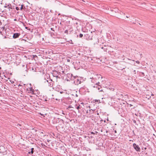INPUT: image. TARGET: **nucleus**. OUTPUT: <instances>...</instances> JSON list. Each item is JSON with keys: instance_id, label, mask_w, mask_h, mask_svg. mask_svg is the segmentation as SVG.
<instances>
[{"instance_id": "1", "label": "nucleus", "mask_w": 156, "mask_h": 156, "mask_svg": "<svg viewBox=\"0 0 156 156\" xmlns=\"http://www.w3.org/2000/svg\"><path fill=\"white\" fill-rule=\"evenodd\" d=\"M74 79L73 80L74 83L76 85H78L79 84L81 83V80H80V77L78 76H75Z\"/></svg>"}, {"instance_id": "2", "label": "nucleus", "mask_w": 156, "mask_h": 156, "mask_svg": "<svg viewBox=\"0 0 156 156\" xmlns=\"http://www.w3.org/2000/svg\"><path fill=\"white\" fill-rule=\"evenodd\" d=\"M67 76L68 79H67V81H69L70 80H73L74 79L75 76H73V75L71 73H67Z\"/></svg>"}, {"instance_id": "3", "label": "nucleus", "mask_w": 156, "mask_h": 156, "mask_svg": "<svg viewBox=\"0 0 156 156\" xmlns=\"http://www.w3.org/2000/svg\"><path fill=\"white\" fill-rule=\"evenodd\" d=\"M100 83L99 82H98L97 83H96V84L94 86H93L94 87H96L98 88V89L99 90L100 92L103 91V90L100 89L102 88L101 86L99 85L98 84Z\"/></svg>"}, {"instance_id": "4", "label": "nucleus", "mask_w": 156, "mask_h": 156, "mask_svg": "<svg viewBox=\"0 0 156 156\" xmlns=\"http://www.w3.org/2000/svg\"><path fill=\"white\" fill-rule=\"evenodd\" d=\"M133 148L134 149L137 151H140V148L139 147V146L136 145V144L134 143L133 144Z\"/></svg>"}, {"instance_id": "5", "label": "nucleus", "mask_w": 156, "mask_h": 156, "mask_svg": "<svg viewBox=\"0 0 156 156\" xmlns=\"http://www.w3.org/2000/svg\"><path fill=\"white\" fill-rule=\"evenodd\" d=\"M80 90L82 92L85 93L86 92H88V89L87 87H83L80 88Z\"/></svg>"}, {"instance_id": "6", "label": "nucleus", "mask_w": 156, "mask_h": 156, "mask_svg": "<svg viewBox=\"0 0 156 156\" xmlns=\"http://www.w3.org/2000/svg\"><path fill=\"white\" fill-rule=\"evenodd\" d=\"M20 35V33H15L13 34V38L14 39H16L19 37V36Z\"/></svg>"}, {"instance_id": "7", "label": "nucleus", "mask_w": 156, "mask_h": 156, "mask_svg": "<svg viewBox=\"0 0 156 156\" xmlns=\"http://www.w3.org/2000/svg\"><path fill=\"white\" fill-rule=\"evenodd\" d=\"M5 151V148L4 147L2 146H0V153H4Z\"/></svg>"}, {"instance_id": "8", "label": "nucleus", "mask_w": 156, "mask_h": 156, "mask_svg": "<svg viewBox=\"0 0 156 156\" xmlns=\"http://www.w3.org/2000/svg\"><path fill=\"white\" fill-rule=\"evenodd\" d=\"M50 81H51V82H48V86L50 87H52L53 86V85L54 84V82L51 79H50Z\"/></svg>"}, {"instance_id": "9", "label": "nucleus", "mask_w": 156, "mask_h": 156, "mask_svg": "<svg viewBox=\"0 0 156 156\" xmlns=\"http://www.w3.org/2000/svg\"><path fill=\"white\" fill-rule=\"evenodd\" d=\"M84 37H85L86 39L87 40H91L92 39L90 37L89 35L88 34H86L84 35Z\"/></svg>"}, {"instance_id": "10", "label": "nucleus", "mask_w": 156, "mask_h": 156, "mask_svg": "<svg viewBox=\"0 0 156 156\" xmlns=\"http://www.w3.org/2000/svg\"><path fill=\"white\" fill-rule=\"evenodd\" d=\"M55 119V122L57 123L58 122H59L60 121L61 122H62L63 123H64V121L62 119H61L59 118H58L57 119Z\"/></svg>"}, {"instance_id": "11", "label": "nucleus", "mask_w": 156, "mask_h": 156, "mask_svg": "<svg viewBox=\"0 0 156 156\" xmlns=\"http://www.w3.org/2000/svg\"><path fill=\"white\" fill-rule=\"evenodd\" d=\"M93 112V110L92 109H90L89 111L88 110H87L86 112V113H89V115L92 113Z\"/></svg>"}, {"instance_id": "12", "label": "nucleus", "mask_w": 156, "mask_h": 156, "mask_svg": "<svg viewBox=\"0 0 156 156\" xmlns=\"http://www.w3.org/2000/svg\"><path fill=\"white\" fill-rule=\"evenodd\" d=\"M26 9L25 6H24V5H21V7L20 9V10H22L23 9Z\"/></svg>"}, {"instance_id": "13", "label": "nucleus", "mask_w": 156, "mask_h": 156, "mask_svg": "<svg viewBox=\"0 0 156 156\" xmlns=\"http://www.w3.org/2000/svg\"><path fill=\"white\" fill-rule=\"evenodd\" d=\"M31 149V151L29 152L28 153L29 154H33L34 152V149L33 148H32Z\"/></svg>"}, {"instance_id": "14", "label": "nucleus", "mask_w": 156, "mask_h": 156, "mask_svg": "<svg viewBox=\"0 0 156 156\" xmlns=\"http://www.w3.org/2000/svg\"><path fill=\"white\" fill-rule=\"evenodd\" d=\"M5 8H7L8 7V8H10L11 9H12V5L10 4H9V5H8L7 6H4Z\"/></svg>"}, {"instance_id": "15", "label": "nucleus", "mask_w": 156, "mask_h": 156, "mask_svg": "<svg viewBox=\"0 0 156 156\" xmlns=\"http://www.w3.org/2000/svg\"><path fill=\"white\" fill-rule=\"evenodd\" d=\"M50 78H49V80H47V79H46V77H44V80H45V81L44 82L45 83H46V82H47L48 83V82H49V81H50Z\"/></svg>"}, {"instance_id": "16", "label": "nucleus", "mask_w": 156, "mask_h": 156, "mask_svg": "<svg viewBox=\"0 0 156 156\" xmlns=\"http://www.w3.org/2000/svg\"><path fill=\"white\" fill-rule=\"evenodd\" d=\"M140 75L141 76L143 77L145 76L144 74V73L140 72Z\"/></svg>"}, {"instance_id": "17", "label": "nucleus", "mask_w": 156, "mask_h": 156, "mask_svg": "<svg viewBox=\"0 0 156 156\" xmlns=\"http://www.w3.org/2000/svg\"><path fill=\"white\" fill-rule=\"evenodd\" d=\"M80 80H81V83L83 82V81H84V80L83 79V78H82L81 77H80Z\"/></svg>"}, {"instance_id": "18", "label": "nucleus", "mask_w": 156, "mask_h": 156, "mask_svg": "<svg viewBox=\"0 0 156 156\" xmlns=\"http://www.w3.org/2000/svg\"><path fill=\"white\" fill-rule=\"evenodd\" d=\"M74 24L75 26L78 25V23L77 22H76L74 23Z\"/></svg>"}, {"instance_id": "19", "label": "nucleus", "mask_w": 156, "mask_h": 156, "mask_svg": "<svg viewBox=\"0 0 156 156\" xmlns=\"http://www.w3.org/2000/svg\"><path fill=\"white\" fill-rule=\"evenodd\" d=\"M83 34H80L79 35V37L80 38H82L83 37Z\"/></svg>"}, {"instance_id": "20", "label": "nucleus", "mask_w": 156, "mask_h": 156, "mask_svg": "<svg viewBox=\"0 0 156 156\" xmlns=\"http://www.w3.org/2000/svg\"><path fill=\"white\" fill-rule=\"evenodd\" d=\"M101 76V75H98L97 76H96V77L98 78H100V77Z\"/></svg>"}, {"instance_id": "21", "label": "nucleus", "mask_w": 156, "mask_h": 156, "mask_svg": "<svg viewBox=\"0 0 156 156\" xmlns=\"http://www.w3.org/2000/svg\"><path fill=\"white\" fill-rule=\"evenodd\" d=\"M76 108L77 109L79 110V109H80V105H79V106H77V107H76Z\"/></svg>"}, {"instance_id": "22", "label": "nucleus", "mask_w": 156, "mask_h": 156, "mask_svg": "<svg viewBox=\"0 0 156 156\" xmlns=\"http://www.w3.org/2000/svg\"><path fill=\"white\" fill-rule=\"evenodd\" d=\"M64 33H66V34H68V30L67 29L66 30H65V31L64 32Z\"/></svg>"}, {"instance_id": "23", "label": "nucleus", "mask_w": 156, "mask_h": 156, "mask_svg": "<svg viewBox=\"0 0 156 156\" xmlns=\"http://www.w3.org/2000/svg\"><path fill=\"white\" fill-rule=\"evenodd\" d=\"M16 10H20V9H19V7H16Z\"/></svg>"}, {"instance_id": "24", "label": "nucleus", "mask_w": 156, "mask_h": 156, "mask_svg": "<svg viewBox=\"0 0 156 156\" xmlns=\"http://www.w3.org/2000/svg\"><path fill=\"white\" fill-rule=\"evenodd\" d=\"M67 62H70V60L69 59H67Z\"/></svg>"}, {"instance_id": "25", "label": "nucleus", "mask_w": 156, "mask_h": 156, "mask_svg": "<svg viewBox=\"0 0 156 156\" xmlns=\"http://www.w3.org/2000/svg\"><path fill=\"white\" fill-rule=\"evenodd\" d=\"M41 116H42L43 117H44V114H41V113H40V114Z\"/></svg>"}, {"instance_id": "26", "label": "nucleus", "mask_w": 156, "mask_h": 156, "mask_svg": "<svg viewBox=\"0 0 156 156\" xmlns=\"http://www.w3.org/2000/svg\"><path fill=\"white\" fill-rule=\"evenodd\" d=\"M89 138H92L93 137V136L90 135L89 136Z\"/></svg>"}, {"instance_id": "27", "label": "nucleus", "mask_w": 156, "mask_h": 156, "mask_svg": "<svg viewBox=\"0 0 156 156\" xmlns=\"http://www.w3.org/2000/svg\"><path fill=\"white\" fill-rule=\"evenodd\" d=\"M136 62L138 64H139L140 63V62L138 61H136Z\"/></svg>"}, {"instance_id": "28", "label": "nucleus", "mask_w": 156, "mask_h": 156, "mask_svg": "<svg viewBox=\"0 0 156 156\" xmlns=\"http://www.w3.org/2000/svg\"><path fill=\"white\" fill-rule=\"evenodd\" d=\"M33 90L32 89V88H31L30 89V91H33Z\"/></svg>"}, {"instance_id": "29", "label": "nucleus", "mask_w": 156, "mask_h": 156, "mask_svg": "<svg viewBox=\"0 0 156 156\" xmlns=\"http://www.w3.org/2000/svg\"><path fill=\"white\" fill-rule=\"evenodd\" d=\"M90 133H91V134H95V133H94V132H91Z\"/></svg>"}, {"instance_id": "30", "label": "nucleus", "mask_w": 156, "mask_h": 156, "mask_svg": "<svg viewBox=\"0 0 156 156\" xmlns=\"http://www.w3.org/2000/svg\"><path fill=\"white\" fill-rule=\"evenodd\" d=\"M136 70H134L133 71V72L135 73V74H136Z\"/></svg>"}, {"instance_id": "31", "label": "nucleus", "mask_w": 156, "mask_h": 156, "mask_svg": "<svg viewBox=\"0 0 156 156\" xmlns=\"http://www.w3.org/2000/svg\"><path fill=\"white\" fill-rule=\"evenodd\" d=\"M54 76H55L57 78H58V76H56H56H54Z\"/></svg>"}, {"instance_id": "32", "label": "nucleus", "mask_w": 156, "mask_h": 156, "mask_svg": "<svg viewBox=\"0 0 156 156\" xmlns=\"http://www.w3.org/2000/svg\"><path fill=\"white\" fill-rule=\"evenodd\" d=\"M53 28H51V30L54 31V30H53Z\"/></svg>"}, {"instance_id": "33", "label": "nucleus", "mask_w": 156, "mask_h": 156, "mask_svg": "<svg viewBox=\"0 0 156 156\" xmlns=\"http://www.w3.org/2000/svg\"><path fill=\"white\" fill-rule=\"evenodd\" d=\"M151 95L152 96H154V94H153L152 93H151Z\"/></svg>"}, {"instance_id": "34", "label": "nucleus", "mask_w": 156, "mask_h": 156, "mask_svg": "<svg viewBox=\"0 0 156 156\" xmlns=\"http://www.w3.org/2000/svg\"><path fill=\"white\" fill-rule=\"evenodd\" d=\"M114 132L115 133H117V131L116 130H115Z\"/></svg>"}, {"instance_id": "35", "label": "nucleus", "mask_w": 156, "mask_h": 156, "mask_svg": "<svg viewBox=\"0 0 156 156\" xmlns=\"http://www.w3.org/2000/svg\"><path fill=\"white\" fill-rule=\"evenodd\" d=\"M45 100V101H47V99H45V100Z\"/></svg>"}, {"instance_id": "36", "label": "nucleus", "mask_w": 156, "mask_h": 156, "mask_svg": "<svg viewBox=\"0 0 156 156\" xmlns=\"http://www.w3.org/2000/svg\"><path fill=\"white\" fill-rule=\"evenodd\" d=\"M50 141V140H47V141H48V142H49V141Z\"/></svg>"}, {"instance_id": "37", "label": "nucleus", "mask_w": 156, "mask_h": 156, "mask_svg": "<svg viewBox=\"0 0 156 156\" xmlns=\"http://www.w3.org/2000/svg\"><path fill=\"white\" fill-rule=\"evenodd\" d=\"M62 114L65 115V113H63V112H62Z\"/></svg>"}, {"instance_id": "38", "label": "nucleus", "mask_w": 156, "mask_h": 156, "mask_svg": "<svg viewBox=\"0 0 156 156\" xmlns=\"http://www.w3.org/2000/svg\"><path fill=\"white\" fill-rule=\"evenodd\" d=\"M64 71H62V73H64Z\"/></svg>"}, {"instance_id": "39", "label": "nucleus", "mask_w": 156, "mask_h": 156, "mask_svg": "<svg viewBox=\"0 0 156 156\" xmlns=\"http://www.w3.org/2000/svg\"><path fill=\"white\" fill-rule=\"evenodd\" d=\"M14 83V82L13 81H12V82H11V83Z\"/></svg>"}, {"instance_id": "40", "label": "nucleus", "mask_w": 156, "mask_h": 156, "mask_svg": "<svg viewBox=\"0 0 156 156\" xmlns=\"http://www.w3.org/2000/svg\"><path fill=\"white\" fill-rule=\"evenodd\" d=\"M4 38H6V36H5L4 37Z\"/></svg>"}, {"instance_id": "41", "label": "nucleus", "mask_w": 156, "mask_h": 156, "mask_svg": "<svg viewBox=\"0 0 156 156\" xmlns=\"http://www.w3.org/2000/svg\"><path fill=\"white\" fill-rule=\"evenodd\" d=\"M104 122H106V120H105L104 121Z\"/></svg>"}, {"instance_id": "42", "label": "nucleus", "mask_w": 156, "mask_h": 156, "mask_svg": "<svg viewBox=\"0 0 156 156\" xmlns=\"http://www.w3.org/2000/svg\"><path fill=\"white\" fill-rule=\"evenodd\" d=\"M126 17L127 18H129V17H128V16H126Z\"/></svg>"}, {"instance_id": "43", "label": "nucleus", "mask_w": 156, "mask_h": 156, "mask_svg": "<svg viewBox=\"0 0 156 156\" xmlns=\"http://www.w3.org/2000/svg\"><path fill=\"white\" fill-rule=\"evenodd\" d=\"M69 108H71V107H70V106H69Z\"/></svg>"}, {"instance_id": "44", "label": "nucleus", "mask_w": 156, "mask_h": 156, "mask_svg": "<svg viewBox=\"0 0 156 156\" xmlns=\"http://www.w3.org/2000/svg\"><path fill=\"white\" fill-rule=\"evenodd\" d=\"M55 72H56V73H57V71H55Z\"/></svg>"}, {"instance_id": "45", "label": "nucleus", "mask_w": 156, "mask_h": 156, "mask_svg": "<svg viewBox=\"0 0 156 156\" xmlns=\"http://www.w3.org/2000/svg\"><path fill=\"white\" fill-rule=\"evenodd\" d=\"M21 86V85L20 84V85H19V86Z\"/></svg>"}, {"instance_id": "46", "label": "nucleus", "mask_w": 156, "mask_h": 156, "mask_svg": "<svg viewBox=\"0 0 156 156\" xmlns=\"http://www.w3.org/2000/svg\"><path fill=\"white\" fill-rule=\"evenodd\" d=\"M71 31V30H70V31H69V32L70 33Z\"/></svg>"}, {"instance_id": "47", "label": "nucleus", "mask_w": 156, "mask_h": 156, "mask_svg": "<svg viewBox=\"0 0 156 156\" xmlns=\"http://www.w3.org/2000/svg\"><path fill=\"white\" fill-rule=\"evenodd\" d=\"M93 80H91V81L92 82H93Z\"/></svg>"}, {"instance_id": "48", "label": "nucleus", "mask_w": 156, "mask_h": 156, "mask_svg": "<svg viewBox=\"0 0 156 156\" xmlns=\"http://www.w3.org/2000/svg\"><path fill=\"white\" fill-rule=\"evenodd\" d=\"M101 48L103 49V47H102Z\"/></svg>"}, {"instance_id": "49", "label": "nucleus", "mask_w": 156, "mask_h": 156, "mask_svg": "<svg viewBox=\"0 0 156 156\" xmlns=\"http://www.w3.org/2000/svg\"><path fill=\"white\" fill-rule=\"evenodd\" d=\"M88 107L90 108V106H89Z\"/></svg>"}, {"instance_id": "50", "label": "nucleus", "mask_w": 156, "mask_h": 156, "mask_svg": "<svg viewBox=\"0 0 156 156\" xmlns=\"http://www.w3.org/2000/svg\"><path fill=\"white\" fill-rule=\"evenodd\" d=\"M144 149H146V147Z\"/></svg>"}, {"instance_id": "51", "label": "nucleus", "mask_w": 156, "mask_h": 156, "mask_svg": "<svg viewBox=\"0 0 156 156\" xmlns=\"http://www.w3.org/2000/svg\"><path fill=\"white\" fill-rule=\"evenodd\" d=\"M47 79H48V77H47Z\"/></svg>"}, {"instance_id": "52", "label": "nucleus", "mask_w": 156, "mask_h": 156, "mask_svg": "<svg viewBox=\"0 0 156 156\" xmlns=\"http://www.w3.org/2000/svg\"><path fill=\"white\" fill-rule=\"evenodd\" d=\"M96 101H98V100H96Z\"/></svg>"}, {"instance_id": "53", "label": "nucleus", "mask_w": 156, "mask_h": 156, "mask_svg": "<svg viewBox=\"0 0 156 156\" xmlns=\"http://www.w3.org/2000/svg\"><path fill=\"white\" fill-rule=\"evenodd\" d=\"M43 144H41V145H43Z\"/></svg>"}, {"instance_id": "54", "label": "nucleus", "mask_w": 156, "mask_h": 156, "mask_svg": "<svg viewBox=\"0 0 156 156\" xmlns=\"http://www.w3.org/2000/svg\"><path fill=\"white\" fill-rule=\"evenodd\" d=\"M49 82H51V81H49Z\"/></svg>"}, {"instance_id": "55", "label": "nucleus", "mask_w": 156, "mask_h": 156, "mask_svg": "<svg viewBox=\"0 0 156 156\" xmlns=\"http://www.w3.org/2000/svg\"><path fill=\"white\" fill-rule=\"evenodd\" d=\"M91 58V60H92V59L91 58Z\"/></svg>"}, {"instance_id": "56", "label": "nucleus", "mask_w": 156, "mask_h": 156, "mask_svg": "<svg viewBox=\"0 0 156 156\" xmlns=\"http://www.w3.org/2000/svg\"><path fill=\"white\" fill-rule=\"evenodd\" d=\"M56 99V100H57V99Z\"/></svg>"}, {"instance_id": "57", "label": "nucleus", "mask_w": 156, "mask_h": 156, "mask_svg": "<svg viewBox=\"0 0 156 156\" xmlns=\"http://www.w3.org/2000/svg\"><path fill=\"white\" fill-rule=\"evenodd\" d=\"M1 69V67H0V69Z\"/></svg>"}]
</instances>
